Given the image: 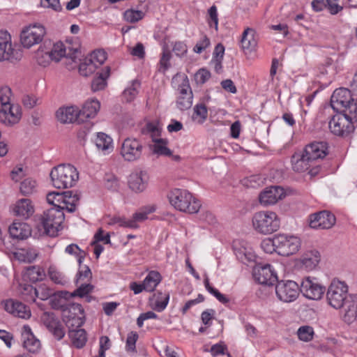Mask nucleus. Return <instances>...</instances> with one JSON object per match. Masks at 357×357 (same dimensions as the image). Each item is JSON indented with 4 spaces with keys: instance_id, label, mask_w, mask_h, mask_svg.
I'll return each mask as SVG.
<instances>
[{
    "instance_id": "1",
    "label": "nucleus",
    "mask_w": 357,
    "mask_h": 357,
    "mask_svg": "<svg viewBox=\"0 0 357 357\" xmlns=\"http://www.w3.org/2000/svg\"><path fill=\"white\" fill-rule=\"evenodd\" d=\"M81 45L77 38L66 40L65 43L57 42L52 45L50 51L45 52L47 60L43 61V50L39 49L37 52V62L39 65L46 66L51 61H59L63 57L66 58V64L69 70L76 67L81 57Z\"/></svg>"
},
{
    "instance_id": "2",
    "label": "nucleus",
    "mask_w": 357,
    "mask_h": 357,
    "mask_svg": "<svg viewBox=\"0 0 357 357\" xmlns=\"http://www.w3.org/2000/svg\"><path fill=\"white\" fill-rule=\"evenodd\" d=\"M170 204L176 210L190 214L197 213L201 203L187 190L175 188L168 194Z\"/></svg>"
},
{
    "instance_id": "3",
    "label": "nucleus",
    "mask_w": 357,
    "mask_h": 357,
    "mask_svg": "<svg viewBox=\"0 0 357 357\" xmlns=\"http://www.w3.org/2000/svg\"><path fill=\"white\" fill-rule=\"evenodd\" d=\"M50 178L54 188L65 189L75 185L79 179V173L74 166L62 164L51 170Z\"/></svg>"
},
{
    "instance_id": "4",
    "label": "nucleus",
    "mask_w": 357,
    "mask_h": 357,
    "mask_svg": "<svg viewBox=\"0 0 357 357\" xmlns=\"http://www.w3.org/2000/svg\"><path fill=\"white\" fill-rule=\"evenodd\" d=\"M65 215L63 211L58 208H50L44 211L38 226L43 234L56 236L62 229Z\"/></svg>"
},
{
    "instance_id": "5",
    "label": "nucleus",
    "mask_w": 357,
    "mask_h": 357,
    "mask_svg": "<svg viewBox=\"0 0 357 357\" xmlns=\"http://www.w3.org/2000/svg\"><path fill=\"white\" fill-rule=\"evenodd\" d=\"M252 223L257 233L264 235L276 231L280 226V218L272 211H261L255 213L252 216Z\"/></svg>"
},
{
    "instance_id": "6",
    "label": "nucleus",
    "mask_w": 357,
    "mask_h": 357,
    "mask_svg": "<svg viewBox=\"0 0 357 357\" xmlns=\"http://www.w3.org/2000/svg\"><path fill=\"white\" fill-rule=\"evenodd\" d=\"M146 147L142 141L133 137H128L120 143L119 155L125 162H134L142 160Z\"/></svg>"
},
{
    "instance_id": "7",
    "label": "nucleus",
    "mask_w": 357,
    "mask_h": 357,
    "mask_svg": "<svg viewBox=\"0 0 357 357\" xmlns=\"http://www.w3.org/2000/svg\"><path fill=\"white\" fill-rule=\"evenodd\" d=\"M348 291L349 287L345 282L333 279L326 291L328 303L336 310L342 308L348 301Z\"/></svg>"
},
{
    "instance_id": "8",
    "label": "nucleus",
    "mask_w": 357,
    "mask_h": 357,
    "mask_svg": "<svg viewBox=\"0 0 357 357\" xmlns=\"http://www.w3.org/2000/svg\"><path fill=\"white\" fill-rule=\"evenodd\" d=\"M46 34L45 28L39 24H30L22 29L20 33V43L25 48H30L39 44Z\"/></svg>"
},
{
    "instance_id": "9",
    "label": "nucleus",
    "mask_w": 357,
    "mask_h": 357,
    "mask_svg": "<svg viewBox=\"0 0 357 357\" xmlns=\"http://www.w3.org/2000/svg\"><path fill=\"white\" fill-rule=\"evenodd\" d=\"M276 236L279 255L288 257L296 254L300 250L301 241L297 236L287 234H278Z\"/></svg>"
},
{
    "instance_id": "10",
    "label": "nucleus",
    "mask_w": 357,
    "mask_h": 357,
    "mask_svg": "<svg viewBox=\"0 0 357 357\" xmlns=\"http://www.w3.org/2000/svg\"><path fill=\"white\" fill-rule=\"evenodd\" d=\"M47 201L52 205V208H58L62 211L66 210L68 212L73 213L75 211L79 204V197L75 195L66 198L62 193L51 192L47 195Z\"/></svg>"
},
{
    "instance_id": "11",
    "label": "nucleus",
    "mask_w": 357,
    "mask_h": 357,
    "mask_svg": "<svg viewBox=\"0 0 357 357\" xmlns=\"http://www.w3.org/2000/svg\"><path fill=\"white\" fill-rule=\"evenodd\" d=\"M300 291L310 300H319L326 291V287L316 278L306 277L303 279Z\"/></svg>"
},
{
    "instance_id": "12",
    "label": "nucleus",
    "mask_w": 357,
    "mask_h": 357,
    "mask_svg": "<svg viewBox=\"0 0 357 357\" xmlns=\"http://www.w3.org/2000/svg\"><path fill=\"white\" fill-rule=\"evenodd\" d=\"M298 284L293 280H282L275 286L276 295L281 301L290 303L294 301L299 295Z\"/></svg>"
},
{
    "instance_id": "13",
    "label": "nucleus",
    "mask_w": 357,
    "mask_h": 357,
    "mask_svg": "<svg viewBox=\"0 0 357 357\" xmlns=\"http://www.w3.org/2000/svg\"><path fill=\"white\" fill-rule=\"evenodd\" d=\"M331 132L337 136H347L354 130V123L340 113L334 115L328 123Z\"/></svg>"
},
{
    "instance_id": "14",
    "label": "nucleus",
    "mask_w": 357,
    "mask_h": 357,
    "mask_svg": "<svg viewBox=\"0 0 357 357\" xmlns=\"http://www.w3.org/2000/svg\"><path fill=\"white\" fill-rule=\"evenodd\" d=\"M292 169L296 172H304L308 170L309 174L316 176L319 171V167L305 156V153L303 152L295 153L291 157Z\"/></svg>"
},
{
    "instance_id": "15",
    "label": "nucleus",
    "mask_w": 357,
    "mask_h": 357,
    "mask_svg": "<svg viewBox=\"0 0 357 357\" xmlns=\"http://www.w3.org/2000/svg\"><path fill=\"white\" fill-rule=\"evenodd\" d=\"M335 215L328 211H322L310 215L309 225L312 229H328L335 223Z\"/></svg>"
},
{
    "instance_id": "16",
    "label": "nucleus",
    "mask_w": 357,
    "mask_h": 357,
    "mask_svg": "<svg viewBox=\"0 0 357 357\" xmlns=\"http://www.w3.org/2000/svg\"><path fill=\"white\" fill-rule=\"evenodd\" d=\"M40 320L56 340H61L64 337L66 333L64 328L53 312H43L40 317Z\"/></svg>"
},
{
    "instance_id": "17",
    "label": "nucleus",
    "mask_w": 357,
    "mask_h": 357,
    "mask_svg": "<svg viewBox=\"0 0 357 357\" xmlns=\"http://www.w3.org/2000/svg\"><path fill=\"white\" fill-rule=\"evenodd\" d=\"M22 114L20 106L16 104L0 108V122L6 126L12 127L20 121Z\"/></svg>"
},
{
    "instance_id": "18",
    "label": "nucleus",
    "mask_w": 357,
    "mask_h": 357,
    "mask_svg": "<svg viewBox=\"0 0 357 357\" xmlns=\"http://www.w3.org/2000/svg\"><path fill=\"white\" fill-rule=\"evenodd\" d=\"M253 276L259 284L264 285H273L278 280L277 273L270 264L255 267Z\"/></svg>"
},
{
    "instance_id": "19",
    "label": "nucleus",
    "mask_w": 357,
    "mask_h": 357,
    "mask_svg": "<svg viewBox=\"0 0 357 357\" xmlns=\"http://www.w3.org/2000/svg\"><path fill=\"white\" fill-rule=\"evenodd\" d=\"M149 181V176L146 171L137 169L130 174L128 186L135 192H142L146 189Z\"/></svg>"
},
{
    "instance_id": "20",
    "label": "nucleus",
    "mask_w": 357,
    "mask_h": 357,
    "mask_svg": "<svg viewBox=\"0 0 357 357\" xmlns=\"http://www.w3.org/2000/svg\"><path fill=\"white\" fill-rule=\"evenodd\" d=\"M321 260V255L317 250L305 251L297 261L300 269L305 271L314 270Z\"/></svg>"
},
{
    "instance_id": "21",
    "label": "nucleus",
    "mask_w": 357,
    "mask_h": 357,
    "mask_svg": "<svg viewBox=\"0 0 357 357\" xmlns=\"http://www.w3.org/2000/svg\"><path fill=\"white\" fill-rule=\"evenodd\" d=\"M284 197V189L280 186H271L264 189L259 196V202L263 206L273 205Z\"/></svg>"
},
{
    "instance_id": "22",
    "label": "nucleus",
    "mask_w": 357,
    "mask_h": 357,
    "mask_svg": "<svg viewBox=\"0 0 357 357\" xmlns=\"http://www.w3.org/2000/svg\"><path fill=\"white\" fill-rule=\"evenodd\" d=\"M17 54L13 47L10 35L7 31H0V61L17 59Z\"/></svg>"
},
{
    "instance_id": "23",
    "label": "nucleus",
    "mask_w": 357,
    "mask_h": 357,
    "mask_svg": "<svg viewBox=\"0 0 357 357\" xmlns=\"http://www.w3.org/2000/svg\"><path fill=\"white\" fill-rule=\"evenodd\" d=\"M23 347L30 353H37L40 349V342L33 334L29 326L24 325L22 328Z\"/></svg>"
},
{
    "instance_id": "24",
    "label": "nucleus",
    "mask_w": 357,
    "mask_h": 357,
    "mask_svg": "<svg viewBox=\"0 0 357 357\" xmlns=\"http://www.w3.org/2000/svg\"><path fill=\"white\" fill-rule=\"evenodd\" d=\"M328 147L326 142H313L307 145L303 151L305 156H307L310 160L315 165L319 159L324 158L328 153Z\"/></svg>"
},
{
    "instance_id": "25",
    "label": "nucleus",
    "mask_w": 357,
    "mask_h": 357,
    "mask_svg": "<svg viewBox=\"0 0 357 357\" xmlns=\"http://www.w3.org/2000/svg\"><path fill=\"white\" fill-rule=\"evenodd\" d=\"M4 309L8 313L24 319H29L31 315V310L28 306L13 299L7 300L4 303Z\"/></svg>"
},
{
    "instance_id": "26",
    "label": "nucleus",
    "mask_w": 357,
    "mask_h": 357,
    "mask_svg": "<svg viewBox=\"0 0 357 357\" xmlns=\"http://www.w3.org/2000/svg\"><path fill=\"white\" fill-rule=\"evenodd\" d=\"M100 108V103L96 99L86 100L78 112L79 116V123H82L88 119H93L98 114Z\"/></svg>"
},
{
    "instance_id": "27",
    "label": "nucleus",
    "mask_w": 357,
    "mask_h": 357,
    "mask_svg": "<svg viewBox=\"0 0 357 357\" xmlns=\"http://www.w3.org/2000/svg\"><path fill=\"white\" fill-rule=\"evenodd\" d=\"M57 120L61 123H79L78 107L76 106L61 107L56 112Z\"/></svg>"
},
{
    "instance_id": "28",
    "label": "nucleus",
    "mask_w": 357,
    "mask_h": 357,
    "mask_svg": "<svg viewBox=\"0 0 357 357\" xmlns=\"http://www.w3.org/2000/svg\"><path fill=\"white\" fill-rule=\"evenodd\" d=\"M352 98L351 91H333L331 97V105L334 110L340 112L352 100Z\"/></svg>"
},
{
    "instance_id": "29",
    "label": "nucleus",
    "mask_w": 357,
    "mask_h": 357,
    "mask_svg": "<svg viewBox=\"0 0 357 357\" xmlns=\"http://www.w3.org/2000/svg\"><path fill=\"white\" fill-rule=\"evenodd\" d=\"M8 231L10 236L16 239H24L31 235L29 225L22 222H13Z\"/></svg>"
},
{
    "instance_id": "30",
    "label": "nucleus",
    "mask_w": 357,
    "mask_h": 357,
    "mask_svg": "<svg viewBox=\"0 0 357 357\" xmlns=\"http://www.w3.org/2000/svg\"><path fill=\"white\" fill-rule=\"evenodd\" d=\"M255 31L254 29L247 28L244 30L241 40V47L245 54L250 53L255 50L257 45V39L255 37Z\"/></svg>"
},
{
    "instance_id": "31",
    "label": "nucleus",
    "mask_w": 357,
    "mask_h": 357,
    "mask_svg": "<svg viewBox=\"0 0 357 357\" xmlns=\"http://www.w3.org/2000/svg\"><path fill=\"white\" fill-rule=\"evenodd\" d=\"M14 212L16 215L27 219L33 214L34 207L30 199H21L17 202Z\"/></svg>"
},
{
    "instance_id": "32",
    "label": "nucleus",
    "mask_w": 357,
    "mask_h": 357,
    "mask_svg": "<svg viewBox=\"0 0 357 357\" xmlns=\"http://www.w3.org/2000/svg\"><path fill=\"white\" fill-rule=\"evenodd\" d=\"M94 142L98 149L105 153H109L113 150V140L110 136L104 132H98L94 139Z\"/></svg>"
},
{
    "instance_id": "33",
    "label": "nucleus",
    "mask_w": 357,
    "mask_h": 357,
    "mask_svg": "<svg viewBox=\"0 0 357 357\" xmlns=\"http://www.w3.org/2000/svg\"><path fill=\"white\" fill-rule=\"evenodd\" d=\"M110 76V67L106 66L98 73L91 82V89H103L107 86Z\"/></svg>"
},
{
    "instance_id": "34",
    "label": "nucleus",
    "mask_w": 357,
    "mask_h": 357,
    "mask_svg": "<svg viewBox=\"0 0 357 357\" xmlns=\"http://www.w3.org/2000/svg\"><path fill=\"white\" fill-rule=\"evenodd\" d=\"M344 308L343 319L347 324H351L357 319V303L348 300L342 307Z\"/></svg>"
},
{
    "instance_id": "35",
    "label": "nucleus",
    "mask_w": 357,
    "mask_h": 357,
    "mask_svg": "<svg viewBox=\"0 0 357 357\" xmlns=\"http://www.w3.org/2000/svg\"><path fill=\"white\" fill-rule=\"evenodd\" d=\"M73 345L78 348H82L87 340L86 331L84 329H70L68 333Z\"/></svg>"
},
{
    "instance_id": "36",
    "label": "nucleus",
    "mask_w": 357,
    "mask_h": 357,
    "mask_svg": "<svg viewBox=\"0 0 357 357\" xmlns=\"http://www.w3.org/2000/svg\"><path fill=\"white\" fill-rule=\"evenodd\" d=\"M153 151L155 154L163 156L172 155V151L168 148V141L162 138H153Z\"/></svg>"
},
{
    "instance_id": "37",
    "label": "nucleus",
    "mask_w": 357,
    "mask_h": 357,
    "mask_svg": "<svg viewBox=\"0 0 357 357\" xmlns=\"http://www.w3.org/2000/svg\"><path fill=\"white\" fill-rule=\"evenodd\" d=\"M192 91H180L176 100L178 108L181 110L190 109L192 105Z\"/></svg>"
},
{
    "instance_id": "38",
    "label": "nucleus",
    "mask_w": 357,
    "mask_h": 357,
    "mask_svg": "<svg viewBox=\"0 0 357 357\" xmlns=\"http://www.w3.org/2000/svg\"><path fill=\"white\" fill-rule=\"evenodd\" d=\"M161 275L158 271H151L143 281L144 289L146 291H153L161 281Z\"/></svg>"
},
{
    "instance_id": "39",
    "label": "nucleus",
    "mask_w": 357,
    "mask_h": 357,
    "mask_svg": "<svg viewBox=\"0 0 357 357\" xmlns=\"http://www.w3.org/2000/svg\"><path fill=\"white\" fill-rule=\"evenodd\" d=\"M339 113L342 114L353 123L357 122V98H352V100L349 101L343 108L342 111Z\"/></svg>"
},
{
    "instance_id": "40",
    "label": "nucleus",
    "mask_w": 357,
    "mask_h": 357,
    "mask_svg": "<svg viewBox=\"0 0 357 357\" xmlns=\"http://www.w3.org/2000/svg\"><path fill=\"white\" fill-rule=\"evenodd\" d=\"M79 61H80L79 64V73L82 76H89L90 75L93 74L98 68L96 66V64H94L87 56H86L82 60H81L79 58V60H78L77 63H79ZM77 66V65H76V66Z\"/></svg>"
},
{
    "instance_id": "41",
    "label": "nucleus",
    "mask_w": 357,
    "mask_h": 357,
    "mask_svg": "<svg viewBox=\"0 0 357 357\" xmlns=\"http://www.w3.org/2000/svg\"><path fill=\"white\" fill-rule=\"evenodd\" d=\"M156 210L155 205H148L142 207L138 211L132 215V218L136 224L139 225V222H142L148 218V215Z\"/></svg>"
},
{
    "instance_id": "42",
    "label": "nucleus",
    "mask_w": 357,
    "mask_h": 357,
    "mask_svg": "<svg viewBox=\"0 0 357 357\" xmlns=\"http://www.w3.org/2000/svg\"><path fill=\"white\" fill-rule=\"evenodd\" d=\"M208 116L206 107L204 104H198L194 107L192 119L199 124H202Z\"/></svg>"
},
{
    "instance_id": "43",
    "label": "nucleus",
    "mask_w": 357,
    "mask_h": 357,
    "mask_svg": "<svg viewBox=\"0 0 357 357\" xmlns=\"http://www.w3.org/2000/svg\"><path fill=\"white\" fill-rule=\"evenodd\" d=\"M84 315V309L80 304L73 303L68 308L63 310V319Z\"/></svg>"
},
{
    "instance_id": "44",
    "label": "nucleus",
    "mask_w": 357,
    "mask_h": 357,
    "mask_svg": "<svg viewBox=\"0 0 357 357\" xmlns=\"http://www.w3.org/2000/svg\"><path fill=\"white\" fill-rule=\"evenodd\" d=\"M20 192L24 195L33 194L36 191L37 183L35 180L27 178L20 183Z\"/></svg>"
},
{
    "instance_id": "45",
    "label": "nucleus",
    "mask_w": 357,
    "mask_h": 357,
    "mask_svg": "<svg viewBox=\"0 0 357 357\" xmlns=\"http://www.w3.org/2000/svg\"><path fill=\"white\" fill-rule=\"evenodd\" d=\"M20 292L23 296L24 299L27 301H36V294H37L36 288L31 284H20Z\"/></svg>"
},
{
    "instance_id": "46",
    "label": "nucleus",
    "mask_w": 357,
    "mask_h": 357,
    "mask_svg": "<svg viewBox=\"0 0 357 357\" xmlns=\"http://www.w3.org/2000/svg\"><path fill=\"white\" fill-rule=\"evenodd\" d=\"M172 86L178 89H188L190 88L189 80L186 75L177 73L172 78Z\"/></svg>"
},
{
    "instance_id": "47",
    "label": "nucleus",
    "mask_w": 357,
    "mask_h": 357,
    "mask_svg": "<svg viewBox=\"0 0 357 357\" xmlns=\"http://www.w3.org/2000/svg\"><path fill=\"white\" fill-rule=\"evenodd\" d=\"M277 236L273 238H266L261 243V249L266 253L272 254L275 252L278 253V245L276 244Z\"/></svg>"
},
{
    "instance_id": "48",
    "label": "nucleus",
    "mask_w": 357,
    "mask_h": 357,
    "mask_svg": "<svg viewBox=\"0 0 357 357\" xmlns=\"http://www.w3.org/2000/svg\"><path fill=\"white\" fill-rule=\"evenodd\" d=\"M48 275L55 284L65 285L68 282V278L55 268L50 267L48 270Z\"/></svg>"
},
{
    "instance_id": "49",
    "label": "nucleus",
    "mask_w": 357,
    "mask_h": 357,
    "mask_svg": "<svg viewBox=\"0 0 357 357\" xmlns=\"http://www.w3.org/2000/svg\"><path fill=\"white\" fill-rule=\"evenodd\" d=\"M86 56L98 68L106 61L107 53L102 50H96Z\"/></svg>"
},
{
    "instance_id": "50",
    "label": "nucleus",
    "mask_w": 357,
    "mask_h": 357,
    "mask_svg": "<svg viewBox=\"0 0 357 357\" xmlns=\"http://www.w3.org/2000/svg\"><path fill=\"white\" fill-rule=\"evenodd\" d=\"M297 335L301 340L304 342H309L313 338V328L309 326H301L297 331Z\"/></svg>"
},
{
    "instance_id": "51",
    "label": "nucleus",
    "mask_w": 357,
    "mask_h": 357,
    "mask_svg": "<svg viewBox=\"0 0 357 357\" xmlns=\"http://www.w3.org/2000/svg\"><path fill=\"white\" fill-rule=\"evenodd\" d=\"M92 278V273L89 266H84L81 267L77 274L76 284L78 285L79 282H89Z\"/></svg>"
},
{
    "instance_id": "52",
    "label": "nucleus",
    "mask_w": 357,
    "mask_h": 357,
    "mask_svg": "<svg viewBox=\"0 0 357 357\" xmlns=\"http://www.w3.org/2000/svg\"><path fill=\"white\" fill-rule=\"evenodd\" d=\"M144 17L143 12L136 10H128L124 13L125 20L130 23H135Z\"/></svg>"
},
{
    "instance_id": "53",
    "label": "nucleus",
    "mask_w": 357,
    "mask_h": 357,
    "mask_svg": "<svg viewBox=\"0 0 357 357\" xmlns=\"http://www.w3.org/2000/svg\"><path fill=\"white\" fill-rule=\"evenodd\" d=\"M79 287L72 294L73 296L84 297L92 291L93 287L89 282H79Z\"/></svg>"
},
{
    "instance_id": "54",
    "label": "nucleus",
    "mask_w": 357,
    "mask_h": 357,
    "mask_svg": "<svg viewBox=\"0 0 357 357\" xmlns=\"http://www.w3.org/2000/svg\"><path fill=\"white\" fill-rule=\"evenodd\" d=\"M22 102L25 107L31 109L37 105L40 104L41 99L34 94H26L22 98Z\"/></svg>"
},
{
    "instance_id": "55",
    "label": "nucleus",
    "mask_w": 357,
    "mask_h": 357,
    "mask_svg": "<svg viewBox=\"0 0 357 357\" xmlns=\"http://www.w3.org/2000/svg\"><path fill=\"white\" fill-rule=\"evenodd\" d=\"M139 335L137 332L131 331L128 334L126 349L127 351L134 352L136 351V342L137 341Z\"/></svg>"
},
{
    "instance_id": "56",
    "label": "nucleus",
    "mask_w": 357,
    "mask_h": 357,
    "mask_svg": "<svg viewBox=\"0 0 357 357\" xmlns=\"http://www.w3.org/2000/svg\"><path fill=\"white\" fill-rule=\"evenodd\" d=\"M210 39L206 35H204L197 42L193 48V51L197 54H201L203 51L210 47Z\"/></svg>"
},
{
    "instance_id": "57",
    "label": "nucleus",
    "mask_w": 357,
    "mask_h": 357,
    "mask_svg": "<svg viewBox=\"0 0 357 357\" xmlns=\"http://www.w3.org/2000/svg\"><path fill=\"white\" fill-rule=\"evenodd\" d=\"M69 330L74 328H79L84 322V315L80 317H72L71 318L63 319Z\"/></svg>"
},
{
    "instance_id": "58",
    "label": "nucleus",
    "mask_w": 357,
    "mask_h": 357,
    "mask_svg": "<svg viewBox=\"0 0 357 357\" xmlns=\"http://www.w3.org/2000/svg\"><path fill=\"white\" fill-rule=\"evenodd\" d=\"M145 130L146 133L151 135L153 141V138H159L158 137L160 135V128L157 122L147 123L145 126Z\"/></svg>"
},
{
    "instance_id": "59",
    "label": "nucleus",
    "mask_w": 357,
    "mask_h": 357,
    "mask_svg": "<svg viewBox=\"0 0 357 357\" xmlns=\"http://www.w3.org/2000/svg\"><path fill=\"white\" fill-rule=\"evenodd\" d=\"M172 55L169 51L164 50L160 60L159 70L163 73L170 67V59Z\"/></svg>"
},
{
    "instance_id": "60",
    "label": "nucleus",
    "mask_w": 357,
    "mask_h": 357,
    "mask_svg": "<svg viewBox=\"0 0 357 357\" xmlns=\"http://www.w3.org/2000/svg\"><path fill=\"white\" fill-rule=\"evenodd\" d=\"M209 15L208 24L211 27H214L217 31L218 28V9L215 6H212L208 10Z\"/></svg>"
},
{
    "instance_id": "61",
    "label": "nucleus",
    "mask_w": 357,
    "mask_h": 357,
    "mask_svg": "<svg viewBox=\"0 0 357 357\" xmlns=\"http://www.w3.org/2000/svg\"><path fill=\"white\" fill-rule=\"evenodd\" d=\"M1 108H4L12 105V91H0Z\"/></svg>"
},
{
    "instance_id": "62",
    "label": "nucleus",
    "mask_w": 357,
    "mask_h": 357,
    "mask_svg": "<svg viewBox=\"0 0 357 357\" xmlns=\"http://www.w3.org/2000/svg\"><path fill=\"white\" fill-rule=\"evenodd\" d=\"M211 73L204 68L199 70L195 75V80L197 84H203L210 77Z\"/></svg>"
},
{
    "instance_id": "63",
    "label": "nucleus",
    "mask_w": 357,
    "mask_h": 357,
    "mask_svg": "<svg viewBox=\"0 0 357 357\" xmlns=\"http://www.w3.org/2000/svg\"><path fill=\"white\" fill-rule=\"evenodd\" d=\"M36 291L37 294H36V298H39L42 301H45L53 295L52 291L45 285H40L36 289Z\"/></svg>"
},
{
    "instance_id": "64",
    "label": "nucleus",
    "mask_w": 357,
    "mask_h": 357,
    "mask_svg": "<svg viewBox=\"0 0 357 357\" xmlns=\"http://www.w3.org/2000/svg\"><path fill=\"white\" fill-rule=\"evenodd\" d=\"M169 300V294L168 293L165 294L164 296L161 298V299H159V298H158L154 304V310H155L158 312L163 311L166 308Z\"/></svg>"
}]
</instances>
